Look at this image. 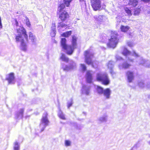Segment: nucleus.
I'll use <instances>...</instances> for the list:
<instances>
[{
    "mask_svg": "<svg viewBox=\"0 0 150 150\" xmlns=\"http://www.w3.org/2000/svg\"><path fill=\"white\" fill-rule=\"evenodd\" d=\"M141 83H142V82H140L139 83V84L140 85V84H141Z\"/></svg>",
    "mask_w": 150,
    "mask_h": 150,
    "instance_id": "nucleus-40",
    "label": "nucleus"
},
{
    "mask_svg": "<svg viewBox=\"0 0 150 150\" xmlns=\"http://www.w3.org/2000/svg\"><path fill=\"white\" fill-rule=\"evenodd\" d=\"M122 54L124 56H127L129 55L130 53V52L127 50H125L122 53Z\"/></svg>",
    "mask_w": 150,
    "mask_h": 150,
    "instance_id": "nucleus-25",
    "label": "nucleus"
},
{
    "mask_svg": "<svg viewBox=\"0 0 150 150\" xmlns=\"http://www.w3.org/2000/svg\"><path fill=\"white\" fill-rule=\"evenodd\" d=\"M23 110H21V112H20V113L21 114H23Z\"/></svg>",
    "mask_w": 150,
    "mask_h": 150,
    "instance_id": "nucleus-36",
    "label": "nucleus"
},
{
    "mask_svg": "<svg viewBox=\"0 0 150 150\" xmlns=\"http://www.w3.org/2000/svg\"><path fill=\"white\" fill-rule=\"evenodd\" d=\"M80 66L81 67L82 70L83 71H85L86 70V67L84 64H81Z\"/></svg>",
    "mask_w": 150,
    "mask_h": 150,
    "instance_id": "nucleus-29",
    "label": "nucleus"
},
{
    "mask_svg": "<svg viewBox=\"0 0 150 150\" xmlns=\"http://www.w3.org/2000/svg\"><path fill=\"white\" fill-rule=\"evenodd\" d=\"M29 37L30 39L31 40L32 42H34L35 40V36L31 32L29 33Z\"/></svg>",
    "mask_w": 150,
    "mask_h": 150,
    "instance_id": "nucleus-22",
    "label": "nucleus"
},
{
    "mask_svg": "<svg viewBox=\"0 0 150 150\" xmlns=\"http://www.w3.org/2000/svg\"><path fill=\"white\" fill-rule=\"evenodd\" d=\"M133 54H134V55L137 57H138L139 56L138 54H137L135 52H133Z\"/></svg>",
    "mask_w": 150,
    "mask_h": 150,
    "instance_id": "nucleus-34",
    "label": "nucleus"
},
{
    "mask_svg": "<svg viewBox=\"0 0 150 150\" xmlns=\"http://www.w3.org/2000/svg\"><path fill=\"white\" fill-rule=\"evenodd\" d=\"M145 1V2H146V1H145V0H144L143 1Z\"/></svg>",
    "mask_w": 150,
    "mask_h": 150,
    "instance_id": "nucleus-39",
    "label": "nucleus"
},
{
    "mask_svg": "<svg viewBox=\"0 0 150 150\" xmlns=\"http://www.w3.org/2000/svg\"><path fill=\"white\" fill-rule=\"evenodd\" d=\"M21 32H22V33L23 35L25 38V40L27 41H28V35L27 34L24 28H23V30H21Z\"/></svg>",
    "mask_w": 150,
    "mask_h": 150,
    "instance_id": "nucleus-18",
    "label": "nucleus"
},
{
    "mask_svg": "<svg viewBox=\"0 0 150 150\" xmlns=\"http://www.w3.org/2000/svg\"><path fill=\"white\" fill-rule=\"evenodd\" d=\"M91 5L94 11L100 10L101 7L100 1H91Z\"/></svg>",
    "mask_w": 150,
    "mask_h": 150,
    "instance_id": "nucleus-7",
    "label": "nucleus"
},
{
    "mask_svg": "<svg viewBox=\"0 0 150 150\" xmlns=\"http://www.w3.org/2000/svg\"><path fill=\"white\" fill-rule=\"evenodd\" d=\"M118 35L116 32L115 31L111 32L110 38L109 39L108 42L107 44L108 47L114 49L116 47L119 41Z\"/></svg>",
    "mask_w": 150,
    "mask_h": 150,
    "instance_id": "nucleus-3",
    "label": "nucleus"
},
{
    "mask_svg": "<svg viewBox=\"0 0 150 150\" xmlns=\"http://www.w3.org/2000/svg\"><path fill=\"white\" fill-rule=\"evenodd\" d=\"M64 70H65V69H64Z\"/></svg>",
    "mask_w": 150,
    "mask_h": 150,
    "instance_id": "nucleus-44",
    "label": "nucleus"
},
{
    "mask_svg": "<svg viewBox=\"0 0 150 150\" xmlns=\"http://www.w3.org/2000/svg\"><path fill=\"white\" fill-rule=\"evenodd\" d=\"M72 33L71 30L64 32L62 35V36L65 37H68L70 36Z\"/></svg>",
    "mask_w": 150,
    "mask_h": 150,
    "instance_id": "nucleus-16",
    "label": "nucleus"
},
{
    "mask_svg": "<svg viewBox=\"0 0 150 150\" xmlns=\"http://www.w3.org/2000/svg\"><path fill=\"white\" fill-rule=\"evenodd\" d=\"M58 116L61 119L63 120H66V118L65 117L64 115L61 111H60V112H59L58 114Z\"/></svg>",
    "mask_w": 150,
    "mask_h": 150,
    "instance_id": "nucleus-24",
    "label": "nucleus"
},
{
    "mask_svg": "<svg viewBox=\"0 0 150 150\" xmlns=\"http://www.w3.org/2000/svg\"><path fill=\"white\" fill-rule=\"evenodd\" d=\"M84 55L85 57V62L88 65H91L93 67L94 66L93 62L91 60V59L90 57V52L89 50H86L84 52Z\"/></svg>",
    "mask_w": 150,
    "mask_h": 150,
    "instance_id": "nucleus-6",
    "label": "nucleus"
},
{
    "mask_svg": "<svg viewBox=\"0 0 150 150\" xmlns=\"http://www.w3.org/2000/svg\"><path fill=\"white\" fill-rule=\"evenodd\" d=\"M103 94L107 98H109L110 95V90L108 88H107L103 91Z\"/></svg>",
    "mask_w": 150,
    "mask_h": 150,
    "instance_id": "nucleus-13",
    "label": "nucleus"
},
{
    "mask_svg": "<svg viewBox=\"0 0 150 150\" xmlns=\"http://www.w3.org/2000/svg\"><path fill=\"white\" fill-rule=\"evenodd\" d=\"M56 30L52 29V30L50 33V35L52 37H54L56 35Z\"/></svg>",
    "mask_w": 150,
    "mask_h": 150,
    "instance_id": "nucleus-26",
    "label": "nucleus"
},
{
    "mask_svg": "<svg viewBox=\"0 0 150 150\" xmlns=\"http://www.w3.org/2000/svg\"><path fill=\"white\" fill-rule=\"evenodd\" d=\"M15 24L17 26H18V22L17 21V20L16 19H15Z\"/></svg>",
    "mask_w": 150,
    "mask_h": 150,
    "instance_id": "nucleus-33",
    "label": "nucleus"
},
{
    "mask_svg": "<svg viewBox=\"0 0 150 150\" xmlns=\"http://www.w3.org/2000/svg\"><path fill=\"white\" fill-rule=\"evenodd\" d=\"M103 16H99L98 17H94L96 21L98 22H101L103 20Z\"/></svg>",
    "mask_w": 150,
    "mask_h": 150,
    "instance_id": "nucleus-23",
    "label": "nucleus"
},
{
    "mask_svg": "<svg viewBox=\"0 0 150 150\" xmlns=\"http://www.w3.org/2000/svg\"><path fill=\"white\" fill-rule=\"evenodd\" d=\"M86 79L87 82L89 83H91L92 81L93 76L91 71H88L86 73Z\"/></svg>",
    "mask_w": 150,
    "mask_h": 150,
    "instance_id": "nucleus-10",
    "label": "nucleus"
},
{
    "mask_svg": "<svg viewBox=\"0 0 150 150\" xmlns=\"http://www.w3.org/2000/svg\"><path fill=\"white\" fill-rule=\"evenodd\" d=\"M66 39L62 38L61 40V45L62 48L66 51V53L69 55H71L74 50L77 47L76 39L72 37L71 45H67L66 44Z\"/></svg>",
    "mask_w": 150,
    "mask_h": 150,
    "instance_id": "nucleus-2",
    "label": "nucleus"
},
{
    "mask_svg": "<svg viewBox=\"0 0 150 150\" xmlns=\"http://www.w3.org/2000/svg\"><path fill=\"white\" fill-rule=\"evenodd\" d=\"M91 55L93 56V54H91Z\"/></svg>",
    "mask_w": 150,
    "mask_h": 150,
    "instance_id": "nucleus-43",
    "label": "nucleus"
},
{
    "mask_svg": "<svg viewBox=\"0 0 150 150\" xmlns=\"http://www.w3.org/2000/svg\"><path fill=\"white\" fill-rule=\"evenodd\" d=\"M125 11L129 16H131L132 15V11L128 8L127 7L125 8Z\"/></svg>",
    "mask_w": 150,
    "mask_h": 150,
    "instance_id": "nucleus-21",
    "label": "nucleus"
},
{
    "mask_svg": "<svg viewBox=\"0 0 150 150\" xmlns=\"http://www.w3.org/2000/svg\"><path fill=\"white\" fill-rule=\"evenodd\" d=\"M44 129H42L41 130V131L42 132V131H43V130Z\"/></svg>",
    "mask_w": 150,
    "mask_h": 150,
    "instance_id": "nucleus-42",
    "label": "nucleus"
},
{
    "mask_svg": "<svg viewBox=\"0 0 150 150\" xmlns=\"http://www.w3.org/2000/svg\"><path fill=\"white\" fill-rule=\"evenodd\" d=\"M9 84H14L15 83L14 74L13 72H11L8 74V76L6 78Z\"/></svg>",
    "mask_w": 150,
    "mask_h": 150,
    "instance_id": "nucleus-8",
    "label": "nucleus"
},
{
    "mask_svg": "<svg viewBox=\"0 0 150 150\" xmlns=\"http://www.w3.org/2000/svg\"><path fill=\"white\" fill-rule=\"evenodd\" d=\"M130 61L131 62H133V59H131V60H130Z\"/></svg>",
    "mask_w": 150,
    "mask_h": 150,
    "instance_id": "nucleus-38",
    "label": "nucleus"
},
{
    "mask_svg": "<svg viewBox=\"0 0 150 150\" xmlns=\"http://www.w3.org/2000/svg\"><path fill=\"white\" fill-rule=\"evenodd\" d=\"M131 65L130 64H129L127 62H125L122 64V67L124 69H129Z\"/></svg>",
    "mask_w": 150,
    "mask_h": 150,
    "instance_id": "nucleus-19",
    "label": "nucleus"
},
{
    "mask_svg": "<svg viewBox=\"0 0 150 150\" xmlns=\"http://www.w3.org/2000/svg\"><path fill=\"white\" fill-rule=\"evenodd\" d=\"M43 115L41 118V122L44 124L45 126H46L48 125L49 122L47 118L48 114L47 112H45L43 114Z\"/></svg>",
    "mask_w": 150,
    "mask_h": 150,
    "instance_id": "nucleus-9",
    "label": "nucleus"
},
{
    "mask_svg": "<svg viewBox=\"0 0 150 150\" xmlns=\"http://www.w3.org/2000/svg\"><path fill=\"white\" fill-rule=\"evenodd\" d=\"M140 8H137L134 9V14L135 16L138 15L141 11Z\"/></svg>",
    "mask_w": 150,
    "mask_h": 150,
    "instance_id": "nucleus-20",
    "label": "nucleus"
},
{
    "mask_svg": "<svg viewBox=\"0 0 150 150\" xmlns=\"http://www.w3.org/2000/svg\"><path fill=\"white\" fill-rule=\"evenodd\" d=\"M18 30H17V32L18 33H19V32H18Z\"/></svg>",
    "mask_w": 150,
    "mask_h": 150,
    "instance_id": "nucleus-41",
    "label": "nucleus"
},
{
    "mask_svg": "<svg viewBox=\"0 0 150 150\" xmlns=\"http://www.w3.org/2000/svg\"><path fill=\"white\" fill-rule=\"evenodd\" d=\"M73 104V103L71 102L70 103H69L67 104V107L68 108H69L70 107H71Z\"/></svg>",
    "mask_w": 150,
    "mask_h": 150,
    "instance_id": "nucleus-32",
    "label": "nucleus"
},
{
    "mask_svg": "<svg viewBox=\"0 0 150 150\" xmlns=\"http://www.w3.org/2000/svg\"><path fill=\"white\" fill-rule=\"evenodd\" d=\"M64 1V2L60 4L58 8L57 14L58 15L59 19L62 22L59 23L57 27L60 28H64L65 29H69L70 28V26L63 22L67 20L70 17V16L68 12L67 11L64 10V9L66 6H69L71 1Z\"/></svg>",
    "mask_w": 150,
    "mask_h": 150,
    "instance_id": "nucleus-1",
    "label": "nucleus"
},
{
    "mask_svg": "<svg viewBox=\"0 0 150 150\" xmlns=\"http://www.w3.org/2000/svg\"><path fill=\"white\" fill-rule=\"evenodd\" d=\"M52 29L56 30V24L55 23H52L51 27Z\"/></svg>",
    "mask_w": 150,
    "mask_h": 150,
    "instance_id": "nucleus-30",
    "label": "nucleus"
},
{
    "mask_svg": "<svg viewBox=\"0 0 150 150\" xmlns=\"http://www.w3.org/2000/svg\"><path fill=\"white\" fill-rule=\"evenodd\" d=\"M96 91L99 94H101L103 93V89L102 87L97 86L96 88Z\"/></svg>",
    "mask_w": 150,
    "mask_h": 150,
    "instance_id": "nucleus-15",
    "label": "nucleus"
},
{
    "mask_svg": "<svg viewBox=\"0 0 150 150\" xmlns=\"http://www.w3.org/2000/svg\"><path fill=\"white\" fill-rule=\"evenodd\" d=\"M60 58L63 61L67 63L68 62L69 60V58L68 57H66L64 54H62Z\"/></svg>",
    "mask_w": 150,
    "mask_h": 150,
    "instance_id": "nucleus-14",
    "label": "nucleus"
},
{
    "mask_svg": "<svg viewBox=\"0 0 150 150\" xmlns=\"http://www.w3.org/2000/svg\"><path fill=\"white\" fill-rule=\"evenodd\" d=\"M19 146L18 144V143L16 142L15 143V146L14 147V150H19Z\"/></svg>",
    "mask_w": 150,
    "mask_h": 150,
    "instance_id": "nucleus-27",
    "label": "nucleus"
},
{
    "mask_svg": "<svg viewBox=\"0 0 150 150\" xmlns=\"http://www.w3.org/2000/svg\"><path fill=\"white\" fill-rule=\"evenodd\" d=\"M96 79L98 81L101 82L102 84L104 85H108L110 83L108 76L105 74H97Z\"/></svg>",
    "mask_w": 150,
    "mask_h": 150,
    "instance_id": "nucleus-4",
    "label": "nucleus"
},
{
    "mask_svg": "<svg viewBox=\"0 0 150 150\" xmlns=\"http://www.w3.org/2000/svg\"><path fill=\"white\" fill-rule=\"evenodd\" d=\"M16 39L17 42H21L20 48L21 50L23 51H26L27 50V46L26 43L21 35H16Z\"/></svg>",
    "mask_w": 150,
    "mask_h": 150,
    "instance_id": "nucleus-5",
    "label": "nucleus"
},
{
    "mask_svg": "<svg viewBox=\"0 0 150 150\" xmlns=\"http://www.w3.org/2000/svg\"><path fill=\"white\" fill-rule=\"evenodd\" d=\"M130 27L128 26H126L123 25H121L120 27V29L121 31L123 33H127L129 30Z\"/></svg>",
    "mask_w": 150,
    "mask_h": 150,
    "instance_id": "nucleus-12",
    "label": "nucleus"
},
{
    "mask_svg": "<svg viewBox=\"0 0 150 150\" xmlns=\"http://www.w3.org/2000/svg\"><path fill=\"white\" fill-rule=\"evenodd\" d=\"M130 1L129 3V5L132 6L133 7L136 6L138 4L137 1Z\"/></svg>",
    "mask_w": 150,
    "mask_h": 150,
    "instance_id": "nucleus-17",
    "label": "nucleus"
},
{
    "mask_svg": "<svg viewBox=\"0 0 150 150\" xmlns=\"http://www.w3.org/2000/svg\"><path fill=\"white\" fill-rule=\"evenodd\" d=\"M65 144L67 146H69L71 145V142L68 140H66L65 141Z\"/></svg>",
    "mask_w": 150,
    "mask_h": 150,
    "instance_id": "nucleus-28",
    "label": "nucleus"
},
{
    "mask_svg": "<svg viewBox=\"0 0 150 150\" xmlns=\"http://www.w3.org/2000/svg\"><path fill=\"white\" fill-rule=\"evenodd\" d=\"M89 90L88 89L86 90L85 93L86 95H88L89 93Z\"/></svg>",
    "mask_w": 150,
    "mask_h": 150,
    "instance_id": "nucleus-31",
    "label": "nucleus"
},
{
    "mask_svg": "<svg viewBox=\"0 0 150 150\" xmlns=\"http://www.w3.org/2000/svg\"><path fill=\"white\" fill-rule=\"evenodd\" d=\"M110 74H114V72L112 69H111V70L110 71Z\"/></svg>",
    "mask_w": 150,
    "mask_h": 150,
    "instance_id": "nucleus-35",
    "label": "nucleus"
},
{
    "mask_svg": "<svg viewBox=\"0 0 150 150\" xmlns=\"http://www.w3.org/2000/svg\"><path fill=\"white\" fill-rule=\"evenodd\" d=\"M27 25H28V26L30 27V23H29V24H28Z\"/></svg>",
    "mask_w": 150,
    "mask_h": 150,
    "instance_id": "nucleus-37",
    "label": "nucleus"
},
{
    "mask_svg": "<svg viewBox=\"0 0 150 150\" xmlns=\"http://www.w3.org/2000/svg\"><path fill=\"white\" fill-rule=\"evenodd\" d=\"M126 75L128 82H132L134 78L133 72L130 71H128L126 72Z\"/></svg>",
    "mask_w": 150,
    "mask_h": 150,
    "instance_id": "nucleus-11",
    "label": "nucleus"
}]
</instances>
